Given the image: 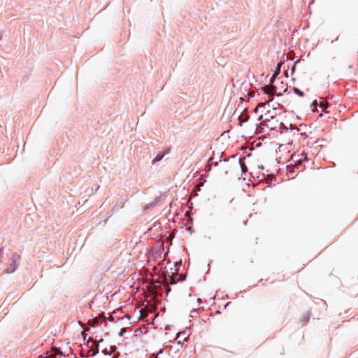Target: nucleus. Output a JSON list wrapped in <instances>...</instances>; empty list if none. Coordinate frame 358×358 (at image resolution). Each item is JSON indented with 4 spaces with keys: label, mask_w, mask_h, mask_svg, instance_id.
<instances>
[{
    "label": "nucleus",
    "mask_w": 358,
    "mask_h": 358,
    "mask_svg": "<svg viewBox=\"0 0 358 358\" xmlns=\"http://www.w3.org/2000/svg\"><path fill=\"white\" fill-rule=\"evenodd\" d=\"M284 74H285V76L286 77H288V73H287V71H285Z\"/></svg>",
    "instance_id": "23"
},
{
    "label": "nucleus",
    "mask_w": 358,
    "mask_h": 358,
    "mask_svg": "<svg viewBox=\"0 0 358 358\" xmlns=\"http://www.w3.org/2000/svg\"><path fill=\"white\" fill-rule=\"evenodd\" d=\"M290 129H296V127H292V124H290Z\"/></svg>",
    "instance_id": "24"
},
{
    "label": "nucleus",
    "mask_w": 358,
    "mask_h": 358,
    "mask_svg": "<svg viewBox=\"0 0 358 358\" xmlns=\"http://www.w3.org/2000/svg\"><path fill=\"white\" fill-rule=\"evenodd\" d=\"M122 334H123V329L121 330L120 335H122Z\"/></svg>",
    "instance_id": "25"
},
{
    "label": "nucleus",
    "mask_w": 358,
    "mask_h": 358,
    "mask_svg": "<svg viewBox=\"0 0 358 358\" xmlns=\"http://www.w3.org/2000/svg\"><path fill=\"white\" fill-rule=\"evenodd\" d=\"M171 290V288L167 289V292H169Z\"/></svg>",
    "instance_id": "26"
},
{
    "label": "nucleus",
    "mask_w": 358,
    "mask_h": 358,
    "mask_svg": "<svg viewBox=\"0 0 358 358\" xmlns=\"http://www.w3.org/2000/svg\"><path fill=\"white\" fill-rule=\"evenodd\" d=\"M278 124V120L273 115H271L269 118H266L263 122H262V124L266 125L271 130H277Z\"/></svg>",
    "instance_id": "2"
},
{
    "label": "nucleus",
    "mask_w": 358,
    "mask_h": 358,
    "mask_svg": "<svg viewBox=\"0 0 358 358\" xmlns=\"http://www.w3.org/2000/svg\"><path fill=\"white\" fill-rule=\"evenodd\" d=\"M3 253V248H0V259L2 257Z\"/></svg>",
    "instance_id": "19"
},
{
    "label": "nucleus",
    "mask_w": 358,
    "mask_h": 358,
    "mask_svg": "<svg viewBox=\"0 0 358 358\" xmlns=\"http://www.w3.org/2000/svg\"><path fill=\"white\" fill-rule=\"evenodd\" d=\"M169 282L172 285L176 284V281L175 280L174 277L172 275L169 276Z\"/></svg>",
    "instance_id": "14"
},
{
    "label": "nucleus",
    "mask_w": 358,
    "mask_h": 358,
    "mask_svg": "<svg viewBox=\"0 0 358 358\" xmlns=\"http://www.w3.org/2000/svg\"><path fill=\"white\" fill-rule=\"evenodd\" d=\"M305 161H308L307 153L303 152L300 155H293L288 161L289 164L286 166L288 173L292 174L296 171H303L305 169L303 163Z\"/></svg>",
    "instance_id": "1"
},
{
    "label": "nucleus",
    "mask_w": 358,
    "mask_h": 358,
    "mask_svg": "<svg viewBox=\"0 0 358 358\" xmlns=\"http://www.w3.org/2000/svg\"><path fill=\"white\" fill-rule=\"evenodd\" d=\"M292 90L293 92H294L295 94L298 95L299 96H300V97H303V96H304V92H302V91H301V90H299V88H297V87H293Z\"/></svg>",
    "instance_id": "8"
},
{
    "label": "nucleus",
    "mask_w": 358,
    "mask_h": 358,
    "mask_svg": "<svg viewBox=\"0 0 358 358\" xmlns=\"http://www.w3.org/2000/svg\"><path fill=\"white\" fill-rule=\"evenodd\" d=\"M3 37V31L0 30V41L2 39Z\"/></svg>",
    "instance_id": "20"
},
{
    "label": "nucleus",
    "mask_w": 358,
    "mask_h": 358,
    "mask_svg": "<svg viewBox=\"0 0 358 358\" xmlns=\"http://www.w3.org/2000/svg\"><path fill=\"white\" fill-rule=\"evenodd\" d=\"M92 355L94 356L99 352L98 345H96L95 350H92Z\"/></svg>",
    "instance_id": "16"
},
{
    "label": "nucleus",
    "mask_w": 358,
    "mask_h": 358,
    "mask_svg": "<svg viewBox=\"0 0 358 358\" xmlns=\"http://www.w3.org/2000/svg\"><path fill=\"white\" fill-rule=\"evenodd\" d=\"M286 92H287V85H286V87L284 89L283 93H285Z\"/></svg>",
    "instance_id": "22"
},
{
    "label": "nucleus",
    "mask_w": 358,
    "mask_h": 358,
    "mask_svg": "<svg viewBox=\"0 0 358 358\" xmlns=\"http://www.w3.org/2000/svg\"><path fill=\"white\" fill-rule=\"evenodd\" d=\"M166 197H167V195L166 194H164L162 195H160L159 198L156 197L154 201H156V202L162 201L166 200Z\"/></svg>",
    "instance_id": "11"
},
{
    "label": "nucleus",
    "mask_w": 358,
    "mask_h": 358,
    "mask_svg": "<svg viewBox=\"0 0 358 358\" xmlns=\"http://www.w3.org/2000/svg\"><path fill=\"white\" fill-rule=\"evenodd\" d=\"M248 120H249V115H245L243 117H241L240 116L239 117V121H240L239 125L241 126L243 122H245L248 121Z\"/></svg>",
    "instance_id": "10"
},
{
    "label": "nucleus",
    "mask_w": 358,
    "mask_h": 358,
    "mask_svg": "<svg viewBox=\"0 0 358 358\" xmlns=\"http://www.w3.org/2000/svg\"><path fill=\"white\" fill-rule=\"evenodd\" d=\"M276 90H275L273 92H275V95L277 96H282L283 93L282 92H275Z\"/></svg>",
    "instance_id": "17"
},
{
    "label": "nucleus",
    "mask_w": 358,
    "mask_h": 358,
    "mask_svg": "<svg viewBox=\"0 0 358 358\" xmlns=\"http://www.w3.org/2000/svg\"><path fill=\"white\" fill-rule=\"evenodd\" d=\"M56 352H57V354H60L59 352L57 350L55 347H52L50 351L45 352L43 358H55L56 356Z\"/></svg>",
    "instance_id": "4"
},
{
    "label": "nucleus",
    "mask_w": 358,
    "mask_h": 358,
    "mask_svg": "<svg viewBox=\"0 0 358 358\" xmlns=\"http://www.w3.org/2000/svg\"><path fill=\"white\" fill-rule=\"evenodd\" d=\"M280 129V132L282 134L285 131H287L288 130L287 127L283 123V122H279L278 127Z\"/></svg>",
    "instance_id": "9"
},
{
    "label": "nucleus",
    "mask_w": 358,
    "mask_h": 358,
    "mask_svg": "<svg viewBox=\"0 0 358 358\" xmlns=\"http://www.w3.org/2000/svg\"><path fill=\"white\" fill-rule=\"evenodd\" d=\"M299 62V61H296L294 65L292 66V67L291 68V73L292 74L294 73V72L295 71V69H296V63Z\"/></svg>",
    "instance_id": "15"
},
{
    "label": "nucleus",
    "mask_w": 358,
    "mask_h": 358,
    "mask_svg": "<svg viewBox=\"0 0 358 358\" xmlns=\"http://www.w3.org/2000/svg\"><path fill=\"white\" fill-rule=\"evenodd\" d=\"M311 106H315V107L318 106V103H317V100H313L311 103ZM319 106L322 108V110L324 112H326V108L329 106V104L326 102L321 101L319 103Z\"/></svg>",
    "instance_id": "5"
},
{
    "label": "nucleus",
    "mask_w": 358,
    "mask_h": 358,
    "mask_svg": "<svg viewBox=\"0 0 358 358\" xmlns=\"http://www.w3.org/2000/svg\"><path fill=\"white\" fill-rule=\"evenodd\" d=\"M99 318L95 317L92 320V322H90V324L92 326H94V325H96L97 324H99Z\"/></svg>",
    "instance_id": "13"
},
{
    "label": "nucleus",
    "mask_w": 358,
    "mask_h": 358,
    "mask_svg": "<svg viewBox=\"0 0 358 358\" xmlns=\"http://www.w3.org/2000/svg\"><path fill=\"white\" fill-rule=\"evenodd\" d=\"M12 266H13V268L10 269V272H13V271L15 270L16 267H17V266L15 265V264H14L13 265H12Z\"/></svg>",
    "instance_id": "18"
},
{
    "label": "nucleus",
    "mask_w": 358,
    "mask_h": 358,
    "mask_svg": "<svg viewBox=\"0 0 358 358\" xmlns=\"http://www.w3.org/2000/svg\"><path fill=\"white\" fill-rule=\"evenodd\" d=\"M168 152L166 151L164 152H159L156 157L152 160V164H155V163H157V162H159L161 161L164 157L165 156V155Z\"/></svg>",
    "instance_id": "6"
},
{
    "label": "nucleus",
    "mask_w": 358,
    "mask_h": 358,
    "mask_svg": "<svg viewBox=\"0 0 358 358\" xmlns=\"http://www.w3.org/2000/svg\"><path fill=\"white\" fill-rule=\"evenodd\" d=\"M282 65V62H279L277 64L275 69L270 79V84H272V87L273 90H277V87L273 85V83L275 80V78L280 74L281 71V66Z\"/></svg>",
    "instance_id": "3"
},
{
    "label": "nucleus",
    "mask_w": 358,
    "mask_h": 358,
    "mask_svg": "<svg viewBox=\"0 0 358 358\" xmlns=\"http://www.w3.org/2000/svg\"><path fill=\"white\" fill-rule=\"evenodd\" d=\"M258 168L260 169H264L263 165H259Z\"/></svg>",
    "instance_id": "21"
},
{
    "label": "nucleus",
    "mask_w": 358,
    "mask_h": 358,
    "mask_svg": "<svg viewBox=\"0 0 358 358\" xmlns=\"http://www.w3.org/2000/svg\"><path fill=\"white\" fill-rule=\"evenodd\" d=\"M271 90H269V89H268L267 87H266L265 89L263 90L264 93L266 94H271V93H273L275 90L273 89L272 84H271Z\"/></svg>",
    "instance_id": "12"
},
{
    "label": "nucleus",
    "mask_w": 358,
    "mask_h": 358,
    "mask_svg": "<svg viewBox=\"0 0 358 358\" xmlns=\"http://www.w3.org/2000/svg\"><path fill=\"white\" fill-rule=\"evenodd\" d=\"M245 157H241L239 159V164H240V166H241V171L243 173H245L247 171H248V169H247V166L245 164Z\"/></svg>",
    "instance_id": "7"
},
{
    "label": "nucleus",
    "mask_w": 358,
    "mask_h": 358,
    "mask_svg": "<svg viewBox=\"0 0 358 358\" xmlns=\"http://www.w3.org/2000/svg\"><path fill=\"white\" fill-rule=\"evenodd\" d=\"M273 97H272L271 99H270V101H273Z\"/></svg>",
    "instance_id": "27"
}]
</instances>
